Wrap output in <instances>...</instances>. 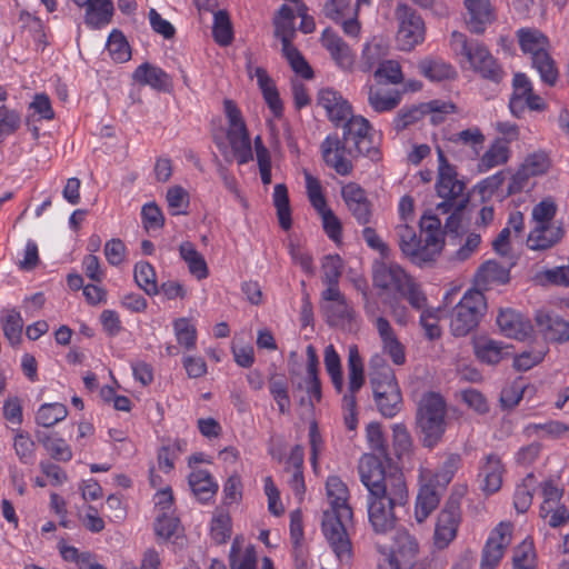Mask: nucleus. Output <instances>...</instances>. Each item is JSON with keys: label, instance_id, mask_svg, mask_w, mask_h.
Returning <instances> with one entry per match:
<instances>
[{"label": "nucleus", "instance_id": "obj_59", "mask_svg": "<svg viewBox=\"0 0 569 569\" xmlns=\"http://www.w3.org/2000/svg\"><path fill=\"white\" fill-rule=\"evenodd\" d=\"M343 263L338 254H328L322 260L323 283H339L342 274Z\"/></svg>", "mask_w": 569, "mask_h": 569}, {"label": "nucleus", "instance_id": "obj_28", "mask_svg": "<svg viewBox=\"0 0 569 569\" xmlns=\"http://www.w3.org/2000/svg\"><path fill=\"white\" fill-rule=\"evenodd\" d=\"M254 74L257 77L258 86L262 92L266 103L268 104L273 116L276 118H280L283 112V104L273 80L261 67L256 68Z\"/></svg>", "mask_w": 569, "mask_h": 569}, {"label": "nucleus", "instance_id": "obj_44", "mask_svg": "<svg viewBox=\"0 0 569 569\" xmlns=\"http://www.w3.org/2000/svg\"><path fill=\"white\" fill-rule=\"evenodd\" d=\"M3 312H6L1 317L3 335L12 346H17L21 341L23 319L16 309L4 310Z\"/></svg>", "mask_w": 569, "mask_h": 569}, {"label": "nucleus", "instance_id": "obj_42", "mask_svg": "<svg viewBox=\"0 0 569 569\" xmlns=\"http://www.w3.org/2000/svg\"><path fill=\"white\" fill-rule=\"evenodd\" d=\"M13 436V449L14 452L23 465H31L34 461L36 455V442L31 439L29 432L17 428L12 429Z\"/></svg>", "mask_w": 569, "mask_h": 569}, {"label": "nucleus", "instance_id": "obj_21", "mask_svg": "<svg viewBox=\"0 0 569 569\" xmlns=\"http://www.w3.org/2000/svg\"><path fill=\"white\" fill-rule=\"evenodd\" d=\"M443 488L442 486L440 488V485H437L433 479L420 487L415 510L417 522H423L438 507Z\"/></svg>", "mask_w": 569, "mask_h": 569}, {"label": "nucleus", "instance_id": "obj_13", "mask_svg": "<svg viewBox=\"0 0 569 569\" xmlns=\"http://www.w3.org/2000/svg\"><path fill=\"white\" fill-rule=\"evenodd\" d=\"M398 244L403 254L409 257L416 264L431 262L436 259V249L430 248L423 239L418 238L415 229L408 223L396 227Z\"/></svg>", "mask_w": 569, "mask_h": 569}, {"label": "nucleus", "instance_id": "obj_10", "mask_svg": "<svg viewBox=\"0 0 569 569\" xmlns=\"http://www.w3.org/2000/svg\"><path fill=\"white\" fill-rule=\"evenodd\" d=\"M395 16L399 22L397 41L403 51H410L425 39V22L422 18L406 3H399Z\"/></svg>", "mask_w": 569, "mask_h": 569}, {"label": "nucleus", "instance_id": "obj_63", "mask_svg": "<svg viewBox=\"0 0 569 569\" xmlns=\"http://www.w3.org/2000/svg\"><path fill=\"white\" fill-rule=\"evenodd\" d=\"M143 227L149 229H160L164 224L163 214L156 202L146 203L141 209Z\"/></svg>", "mask_w": 569, "mask_h": 569}, {"label": "nucleus", "instance_id": "obj_32", "mask_svg": "<svg viewBox=\"0 0 569 569\" xmlns=\"http://www.w3.org/2000/svg\"><path fill=\"white\" fill-rule=\"evenodd\" d=\"M401 94L398 90H387L380 87H368V102L376 112H387L397 108Z\"/></svg>", "mask_w": 569, "mask_h": 569}, {"label": "nucleus", "instance_id": "obj_11", "mask_svg": "<svg viewBox=\"0 0 569 569\" xmlns=\"http://www.w3.org/2000/svg\"><path fill=\"white\" fill-rule=\"evenodd\" d=\"M461 497L462 492L451 493L438 516L433 535L435 545L438 548L447 547L457 536Z\"/></svg>", "mask_w": 569, "mask_h": 569}, {"label": "nucleus", "instance_id": "obj_62", "mask_svg": "<svg viewBox=\"0 0 569 569\" xmlns=\"http://www.w3.org/2000/svg\"><path fill=\"white\" fill-rule=\"evenodd\" d=\"M549 158L546 152L538 151L531 154H528L521 166L531 174L532 177L543 174L547 172L549 168Z\"/></svg>", "mask_w": 569, "mask_h": 569}, {"label": "nucleus", "instance_id": "obj_27", "mask_svg": "<svg viewBox=\"0 0 569 569\" xmlns=\"http://www.w3.org/2000/svg\"><path fill=\"white\" fill-rule=\"evenodd\" d=\"M134 81L150 86L151 88L166 91L170 84L169 74L161 68L144 62L140 64L133 72Z\"/></svg>", "mask_w": 569, "mask_h": 569}, {"label": "nucleus", "instance_id": "obj_41", "mask_svg": "<svg viewBox=\"0 0 569 569\" xmlns=\"http://www.w3.org/2000/svg\"><path fill=\"white\" fill-rule=\"evenodd\" d=\"M133 277L137 286L148 296H156L159 293L156 271L151 263L147 261L137 262L134 264Z\"/></svg>", "mask_w": 569, "mask_h": 569}, {"label": "nucleus", "instance_id": "obj_31", "mask_svg": "<svg viewBox=\"0 0 569 569\" xmlns=\"http://www.w3.org/2000/svg\"><path fill=\"white\" fill-rule=\"evenodd\" d=\"M509 156L510 149L507 141L498 138L479 159L478 171L483 173L497 166L505 164L509 160Z\"/></svg>", "mask_w": 569, "mask_h": 569}, {"label": "nucleus", "instance_id": "obj_39", "mask_svg": "<svg viewBox=\"0 0 569 569\" xmlns=\"http://www.w3.org/2000/svg\"><path fill=\"white\" fill-rule=\"evenodd\" d=\"M273 206L277 209L279 226L284 230H289L292 226L291 209L288 194V188L284 183H278L273 188Z\"/></svg>", "mask_w": 569, "mask_h": 569}, {"label": "nucleus", "instance_id": "obj_5", "mask_svg": "<svg viewBox=\"0 0 569 569\" xmlns=\"http://www.w3.org/2000/svg\"><path fill=\"white\" fill-rule=\"evenodd\" d=\"M447 402L435 391L423 393L417 405L416 428L425 448H435L443 438L447 429Z\"/></svg>", "mask_w": 569, "mask_h": 569}, {"label": "nucleus", "instance_id": "obj_25", "mask_svg": "<svg viewBox=\"0 0 569 569\" xmlns=\"http://www.w3.org/2000/svg\"><path fill=\"white\" fill-rule=\"evenodd\" d=\"M376 328L382 341L383 351L390 356L395 365H403L406 361L405 347L396 337L389 321L383 317H378Z\"/></svg>", "mask_w": 569, "mask_h": 569}, {"label": "nucleus", "instance_id": "obj_24", "mask_svg": "<svg viewBox=\"0 0 569 569\" xmlns=\"http://www.w3.org/2000/svg\"><path fill=\"white\" fill-rule=\"evenodd\" d=\"M472 348L476 358L486 365L499 363L505 355H507V346L503 342L497 341L486 336L476 337L472 339Z\"/></svg>", "mask_w": 569, "mask_h": 569}, {"label": "nucleus", "instance_id": "obj_12", "mask_svg": "<svg viewBox=\"0 0 569 569\" xmlns=\"http://www.w3.org/2000/svg\"><path fill=\"white\" fill-rule=\"evenodd\" d=\"M512 530V523L503 521L491 530L482 548L480 569L497 568L505 550L511 543Z\"/></svg>", "mask_w": 569, "mask_h": 569}, {"label": "nucleus", "instance_id": "obj_23", "mask_svg": "<svg viewBox=\"0 0 569 569\" xmlns=\"http://www.w3.org/2000/svg\"><path fill=\"white\" fill-rule=\"evenodd\" d=\"M465 4L470 16L467 20L469 31L483 33L486 27L495 20L489 0H465Z\"/></svg>", "mask_w": 569, "mask_h": 569}, {"label": "nucleus", "instance_id": "obj_50", "mask_svg": "<svg viewBox=\"0 0 569 569\" xmlns=\"http://www.w3.org/2000/svg\"><path fill=\"white\" fill-rule=\"evenodd\" d=\"M21 126V116L14 109H9L7 106H0V143H2L9 136L16 133Z\"/></svg>", "mask_w": 569, "mask_h": 569}, {"label": "nucleus", "instance_id": "obj_33", "mask_svg": "<svg viewBox=\"0 0 569 569\" xmlns=\"http://www.w3.org/2000/svg\"><path fill=\"white\" fill-rule=\"evenodd\" d=\"M448 140L456 147H468L470 149V157L475 159L480 154L486 138L480 128L471 127L460 132L452 133Z\"/></svg>", "mask_w": 569, "mask_h": 569}, {"label": "nucleus", "instance_id": "obj_53", "mask_svg": "<svg viewBox=\"0 0 569 569\" xmlns=\"http://www.w3.org/2000/svg\"><path fill=\"white\" fill-rule=\"evenodd\" d=\"M557 213V206L552 199H543L537 203L531 211V220L537 224H559L555 222V216Z\"/></svg>", "mask_w": 569, "mask_h": 569}, {"label": "nucleus", "instance_id": "obj_61", "mask_svg": "<svg viewBox=\"0 0 569 569\" xmlns=\"http://www.w3.org/2000/svg\"><path fill=\"white\" fill-rule=\"evenodd\" d=\"M231 535V519L227 513H219L211 521V537L221 545L224 543Z\"/></svg>", "mask_w": 569, "mask_h": 569}, {"label": "nucleus", "instance_id": "obj_45", "mask_svg": "<svg viewBox=\"0 0 569 569\" xmlns=\"http://www.w3.org/2000/svg\"><path fill=\"white\" fill-rule=\"evenodd\" d=\"M281 52L296 73L300 74L305 79L313 78L311 67L292 42L282 43Z\"/></svg>", "mask_w": 569, "mask_h": 569}, {"label": "nucleus", "instance_id": "obj_37", "mask_svg": "<svg viewBox=\"0 0 569 569\" xmlns=\"http://www.w3.org/2000/svg\"><path fill=\"white\" fill-rule=\"evenodd\" d=\"M348 395L356 396V393L361 389V387L365 383L363 361L356 345H350L348 347Z\"/></svg>", "mask_w": 569, "mask_h": 569}, {"label": "nucleus", "instance_id": "obj_17", "mask_svg": "<svg viewBox=\"0 0 569 569\" xmlns=\"http://www.w3.org/2000/svg\"><path fill=\"white\" fill-rule=\"evenodd\" d=\"M419 552V543L415 536L407 530H397L393 537L389 556L398 561L402 569H411Z\"/></svg>", "mask_w": 569, "mask_h": 569}, {"label": "nucleus", "instance_id": "obj_1", "mask_svg": "<svg viewBox=\"0 0 569 569\" xmlns=\"http://www.w3.org/2000/svg\"><path fill=\"white\" fill-rule=\"evenodd\" d=\"M360 480L368 489V518L376 533H387L396 526V508L408 501V490L403 475L372 455H363L359 461Z\"/></svg>", "mask_w": 569, "mask_h": 569}, {"label": "nucleus", "instance_id": "obj_14", "mask_svg": "<svg viewBox=\"0 0 569 569\" xmlns=\"http://www.w3.org/2000/svg\"><path fill=\"white\" fill-rule=\"evenodd\" d=\"M535 322L539 333L550 343L569 341V321L552 310L540 309L535 313Z\"/></svg>", "mask_w": 569, "mask_h": 569}, {"label": "nucleus", "instance_id": "obj_54", "mask_svg": "<svg viewBox=\"0 0 569 569\" xmlns=\"http://www.w3.org/2000/svg\"><path fill=\"white\" fill-rule=\"evenodd\" d=\"M173 328L179 345L183 346L188 350L196 347L197 331L188 319H177L173 322Z\"/></svg>", "mask_w": 569, "mask_h": 569}, {"label": "nucleus", "instance_id": "obj_60", "mask_svg": "<svg viewBox=\"0 0 569 569\" xmlns=\"http://www.w3.org/2000/svg\"><path fill=\"white\" fill-rule=\"evenodd\" d=\"M393 449L398 458L408 453L412 446L411 436L403 423H397L392 428Z\"/></svg>", "mask_w": 569, "mask_h": 569}, {"label": "nucleus", "instance_id": "obj_4", "mask_svg": "<svg viewBox=\"0 0 569 569\" xmlns=\"http://www.w3.org/2000/svg\"><path fill=\"white\" fill-rule=\"evenodd\" d=\"M343 122L342 139L338 136H328L321 143V152L327 166L332 167L340 176H348L352 171V163L345 158V153L352 154L351 146H355V141L369 136L371 126L361 116L350 114Z\"/></svg>", "mask_w": 569, "mask_h": 569}, {"label": "nucleus", "instance_id": "obj_47", "mask_svg": "<svg viewBox=\"0 0 569 569\" xmlns=\"http://www.w3.org/2000/svg\"><path fill=\"white\" fill-rule=\"evenodd\" d=\"M107 49L111 58L117 62H126L130 59V46L123 33L118 29L112 30L109 34Z\"/></svg>", "mask_w": 569, "mask_h": 569}, {"label": "nucleus", "instance_id": "obj_52", "mask_svg": "<svg viewBox=\"0 0 569 569\" xmlns=\"http://www.w3.org/2000/svg\"><path fill=\"white\" fill-rule=\"evenodd\" d=\"M367 439L370 445V448L377 452L379 456L377 458L382 462L380 458H383L386 461H390L388 446L386 443L383 432L380 423L371 422L367 427ZM376 457V455H373Z\"/></svg>", "mask_w": 569, "mask_h": 569}, {"label": "nucleus", "instance_id": "obj_29", "mask_svg": "<svg viewBox=\"0 0 569 569\" xmlns=\"http://www.w3.org/2000/svg\"><path fill=\"white\" fill-rule=\"evenodd\" d=\"M188 483L193 495L201 502H208L218 491V483L208 470L197 469L188 477Z\"/></svg>", "mask_w": 569, "mask_h": 569}, {"label": "nucleus", "instance_id": "obj_34", "mask_svg": "<svg viewBox=\"0 0 569 569\" xmlns=\"http://www.w3.org/2000/svg\"><path fill=\"white\" fill-rule=\"evenodd\" d=\"M268 385L270 395L276 401L279 412L282 415L289 413L291 402L286 376L277 371L270 372Z\"/></svg>", "mask_w": 569, "mask_h": 569}, {"label": "nucleus", "instance_id": "obj_48", "mask_svg": "<svg viewBox=\"0 0 569 569\" xmlns=\"http://www.w3.org/2000/svg\"><path fill=\"white\" fill-rule=\"evenodd\" d=\"M426 117L422 103L401 108L392 121L393 129L397 132L403 131L408 127L417 123Z\"/></svg>", "mask_w": 569, "mask_h": 569}, {"label": "nucleus", "instance_id": "obj_64", "mask_svg": "<svg viewBox=\"0 0 569 569\" xmlns=\"http://www.w3.org/2000/svg\"><path fill=\"white\" fill-rule=\"evenodd\" d=\"M166 198L169 208L172 210V214L184 213V211H181L180 209L189 204V197L182 187L174 186L169 188Z\"/></svg>", "mask_w": 569, "mask_h": 569}, {"label": "nucleus", "instance_id": "obj_22", "mask_svg": "<svg viewBox=\"0 0 569 569\" xmlns=\"http://www.w3.org/2000/svg\"><path fill=\"white\" fill-rule=\"evenodd\" d=\"M503 465L496 453H490L480 466L478 477L481 478V490L487 495L497 492L502 485Z\"/></svg>", "mask_w": 569, "mask_h": 569}, {"label": "nucleus", "instance_id": "obj_18", "mask_svg": "<svg viewBox=\"0 0 569 569\" xmlns=\"http://www.w3.org/2000/svg\"><path fill=\"white\" fill-rule=\"evenodd\" d=\"M497 325L506 337L520 341L533 332L530 320L512 309L501 310L497 317Z\"/></svg>", "mask_w": 569, "mask_h": 569}, {"label": "nucleus", "instance_id": "obj_9", "mask_svg": "<svg viewBox=\"0 0 569 569\" xmlns=\"http://www.w3.org/2000/svg\"><path fill=\"white\" fill-rule=\"evenodd\" d=\"M486 310L485 295L477 289L467 290L449 312L452 336L466 337L476 330Z\"/></svg>", "mask_w": 569, "mask_h": 569}, {"label": "nucleus", "instance_id": "obj_3", "mask_svg": "<svg viewBox=\"0 0 569 569\" xmlns=\"http://www.w3.org/2000/svg\"><path fill=\"white\" fill-rule=\"evenodd\" d=\"M438 154V178L436 182L437 194L443 199L437 204V210L451 214L447 218L442 237L452 244H457L460 237L461 216L466 209L469 197L463 196L465 183L457 179V171L445 156L443 150L437 147Z\"/></svg>", "mask_w": 569, "mask_h": 569}, {"label": "nucleus", "instance_id": "obj_38", "mask_svg": "<svg viewBox=\"0 0 569 569\" xmlns=\"http://www.w3.org/2000/svg\"><path fill=\"white\" fill-rule=\"evenodd\" d=\"M419 71L431 81H442L457 77L456 69L442 60L425 59L418 64Z\"/></svg>", "mask_w": 569, "mask_h": 569}, {"label": "nucleus", "instance_id": "obj_2", "mask_svg": "<svg viewBox=\"0 0 569 569\" xmlns=\"http://www.w3.org/2000/svg\"><path fill=\"white\" fill-rule=\"evenodd\" d=\"M326 490L331 509L323 511L322 532L339 561L349 562L352 558V545L347 528L353 518L348 503L349 490L337 476L328 477Z\"/></svg>", "mask_w": 569, "mask_h": 569}, {"label": "nucleus", "instance_id": "obj_57", "mask_svg": "<svg viewBox=\"0 0 569 569\" xmlns=\"http://www.w3.org/2000/svg\"><path fill=\"white\" fill-rule=\"evenodd\" d=\"M375 77L379 82L385 80L387 83L398 84L402 81L401 67L395 60L382 61L375 71Z\"/></svg>", "mask_w": 569, "mask_h": 569}, {"label": "nucleus", "instance_id": "obj_43", "mask_svg": "<svg viewBox=\"0 0 569 569\" xmlns=\"http://www.w3.org/2000/svg\"><path fill=\"white\" fill-rule=\"evenodd\" d=\"M67 415V407L62 403H43L38 409L34 420L38 426L50 428L62 421Z\"/></svg>", "mask_w": 569, "mask_h": 569}, {"label": "nucleus", "instance_id": "obj_15", "mask_svg": "<svg viewBox=\"0 0 569 569\" xmlns=\"http://www.w3.org/2000/svg\"><path fill=\"white\" fill-rule=\"evenodd\" d=\"M341 196L358 223L367 224L370 222L371 202L367 198L365 189L355 182H350L342 188Z\"/></svg>", "mask_w": 569, "mask_h": 569}, {"label": "nucleus", "instance_id": "obj_30", "mask_svg": "<svg viewBox=\"0 0 569 569\" xmlns=\"http://www.w3.org/2000/svg\"><path fill=\"white\" fill-rule=\"evenodd\" d=\"M423 242L436 249V257L440 253L445 239L442 237L441 221L432 213H425L419 221Z\"/></svg>", "mask_w": 569, "mask_h": 569}, {"label": "nucleus", "instance_id": "obj_40", "mask_svg": "<svg viewBox=\"0 0 569 569\" xmlns=\"http://www.w3.org/2000/svg\"><path fill=\"white\" fill-rule=\"evenodd\" d=\"M537 479L532 472L528 473L522 482L517 486L513 495V506L517 512L525 513L532 503Z\"/></svg>", "mask_w": 569, "mask_h": 569}, {"label": "nucleus", "instance_id": "obj_51", "mask_svg": "<svg viewBox=\"0 0 569 569\" xmlns=\"http://www.w3.org/2000/svg\"><path fill=\"white\" fill-rule=\"evenodd\" d=\"M512 565L513 569L536 568V552L532 541L526 539L515 548Z\"/></svg>", "mask_w": 569, "mask_h": 569}, {"label": "nucleus", "instance_id": "obj_35", "mask_svg": "<svg viewBox=\"0 0 569 569\" xmlns=\"http://www.w3.org/2000/svg\"><path fill=\"white\" fill-rule=\"evenodd\" d=\"M113 11L112 0H93L86 10L84 21L89 27L100 29L111 21Z\"/></svg>", "mask_w": 569, "mask_h": 569}, {"label": "nucleus", "instance_id": "obj_6", "mask_svg": "<svg viewBox=\"0 0 569 569\" xmlns=\"http://www.w3.org/2000/svg\"><path fill=\"white\" fill-rule=\"evenodd\" d=\"M370 386L378 411L385 418L396 417L403 405L393 369L377 356L371 359Z\"/></svg>", "mask_w": 569, "mask_h": 569}, {"label": "nucleus", "instance_id": "obj_26", "mask_svg": "<svg viewBox=\"0 0 569 569\" xmlns=\"http://www.w3.org/2000/svg\"><path fill=\"white\" fill-rule=\"evenodd\" d=\"M410 277L397 266H380L373 272V284L383 290H393L398 293L403 290Z\"/></svg>", "mask_w": 569, "mask_h": 569}, {"label": "nucleus", "instance_id": "obj_56", "mask_svg": "<svg viewBox=\"0 0 569 569\" xmlns=\"http://www.w3.org/2000/svg\"><path fill=\"white\" fill-rule=\"evenodd\" d=\"M478 273L487 282L506 283L509 280V271L495 260L482 263Z\"/></svg>", "mask_w": 569, "mask_h": 569}, {"label": "nucleus", "instance_id": "obj_55", "mask_svg": "<svg viewBox=\"0 0 569 569\" xmlns=\"http://www.w3.org/2000/svg\"><path fill=\"white\" fill-rule=\"evenodd\" d=\"M461 465V456L459 453H449L442 462L441 469L435 475L433 480L437 485L446 487Z\"/></svg>", "mask_w": 569, "mask_h": 569}, {"label": "nucleus", "instance_id": "obj_8", "mask_svg": "<svg viewBox=\"0 0 569 569\" xmlns=\"http://www.w3.org/2000/svg\"><path fill=\"white\" fill-rule=\"evenodd\" d=\"M517 38L522 52L531 56L532 67L539 72L541 80L555 86L559 73L555 60L548 52V38L533 28L519 29Z\"/></svg>", "mask_w": 569, "mask_h": 569}, {"label": "nucleus", "instance_id": "obj_46", "mask_svg": "<svg viewBox=\"0 0 569 569\" xmlns=\"http://www.w3.org/2000/svg\"><path fill=\"white\" fill-rule=\"evenodd\" d=\"M212 36L220 46H229L233 39L232 26L229 14L219 10L213 14Z\"/></svg>", "mask_w": 569, "mask_h": 569}, {"label": "nucleus", "instance_id": "obj_7", "mask_svg": "<svg viewBox=\"0 0 569 569\" xmlns=\"http://www.w3.org/2000/svg\"><path fill=\"white\" fill-rule=\"evenodd\" d=\"M451 43L456 53L463 57L470 68L481 78L495 83L502 81L506 72L485 44L478 40L469 41L463 33L458 31L451 33Z\"/></svg>", "mask_w": 569, "mask_h": 569}, {"label": "nucleus", "instance_id": "obj_16", "mask_svg": "<svg viewBox=\"0 0 569 569\" xmlns=\"http://www.w3.org/2000/svg\"><path fill=\"white\" fill-rule=\"evenodd\" d=\"M565 233L562 223L537 224L530 230L526 244L532 251H547L560 243Z\"/></svg>", "mask_w": 569, "mask_h": 569}, {"label": "nucleus", "instance_id": "obj_58", "mask_svg": "<svg viewBox=\"0 0 569 569\" xmlns=\"http://www.w3.org/2000/svg\"><path fill=\"white\" fill-rule=\"evenodd\" d=\"M179 526L180 520L177 517L162 512L156 518L154 531L158 537L168 540L177 533Z\"/></svg>", "mask_w": 569, "mask_h": 569}, {"label": "nucleus", "instance_id": "obj_19", "mask_svg": "<svg viewBox=\"0 0 569 569\" xmlns=\"http://www.w3.org/2000/svg\"><path fill=\"white\" fill-rule=\"evenodd\" d=\"M317 101L326 110L329 120L337 127L351 114V106L331 88L321 89L318 92Z\"/></svg>", "mask_w": 569, "mask_h": 569}, {"label": "nucleus", "instance_id": "obj_20", "mask_svg": "<svg viewBox=\"0 0 569 569\" xmlns=\"http://www.w3.org/2000/svg\"><path fill=\"white\" fill-rule=\"evenodd\" d=\"M322 46L329 51L332 60L343 71H351L355 64V54L350 47L335 33L331 29L327 28L321 36Z\"/></svg>", "mask_w": 569, "mask_h": 569}, {"label": "nucleus", "instance_id": "obj_36", "mask_svg": "<svg viewBox=\"0 0 569 569\" xmlns=\"http://www.w3.org/2000/svg\"><path fill=\"white\" fill-rule=\"evenodd\" d=\"M180 257L188 264L189 271L197 279H206L209 274L207 262L203 256L197 251L193 243L184 241L179 247Z\"/></svg>", "mask_w": 569, "mask_h": 569}, {"label": "nucleus", "instance_id": "obj_49", "mask_svg": "<svg viewBox=\"0 0 569 569\" xmlns=\"http://www.w3.org/2000/svg\"><path fill=\"white\" fill-rule=\"evenodd\" d=\"M536 279L542 286L569 287V258L567 264L546 269Z\"/></svg>", "mask_w": 569, "mask_h": 569}]
</instances>
